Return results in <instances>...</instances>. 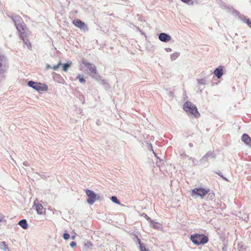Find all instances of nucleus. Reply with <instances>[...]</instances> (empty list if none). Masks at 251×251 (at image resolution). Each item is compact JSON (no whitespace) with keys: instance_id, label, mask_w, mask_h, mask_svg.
I'll return each mask as SVG.
<instances>
[{"instance_id":"19","label":"nucleus","mask_w":251,"mask_h":251,"mask_svg":"<svg viewBox=\"0 0 251 251\" xmlns=\"http://www.w3.org/2000/svg\"><path fill=\"white\" fill-rule=\"evenodd\" d=\"M223 6H224V7L225 8L228 9L229 10H233V13L235 14L237 16H238L239 17H239V16L240 15V12L236 10H234L233 8H232V7L227 6L226 5L225 3H224V4L223 5Z\"/></svg>"},{"instance_id":"30","label":"nucleus","mask_w":251,"mask_h":251,"mask_svg":"<svg viewBox=\"0 0 251 251\" xmlns=\"http://www.w3.org/2000/svg\"><path fill=\"white\" fill-rule=\"evenodd\" d=\"M53 78L54 79H56L57 78L58 79L57 80L58 82H61L60 80L62 79V78L61 77L60 75L56 73H54L53 75Z\"/></svg>"},{"instance_id":"20","label":"nucleus","mask_w":251,"mask_h":251,"mask_svg":"<svg viewBox=\"0 0 251 251\" xmlns=\"http://www.w3.org/2000/svg\"><path fill=\"white\" fill-rule=\"evenodd\" d=\"M26 35H23V38H21V40H22L24 42V43L26 45L27 47L29 48V47H31V44L29 42L28 40L26 38Z\"/></svg>"},{"instance_id":"44","label":"nucleus","mask_w":251,"mask_h":251,"mask_svg":"<svg viewBox=\"0 0 251 251\" xmlns=\"http://www.w3.org/2000/svg\"><path fill=\"white\" fill-rule=\"evenodd\" d=\"M165 50L167 52H171L172 51V49L170 48H165Z\"/></svg>"},{"instance_id":"43","label":"nucleus","mask_w":251,"mask_h":251,"mask_svg":"<svg viewBox=\"0 0 251 251\" xmlns=\"http://www.w3.org/2000/svg\"><path fill=\"white\" fill-rule=\"evenodd\" d=\"M168 95L170 97H173V95H174V93H173V92L170 91V92H168Z\"/></svg>"},{"instance_id":"14","label":"nucleus","mask_w":251,"mask_h":251,"mask_svg":"<svg viewBox=\"0 0 251 251\" xmlns=\"http://www.w3.org/2000/svg\"><path fill=\"white\" fill-rule=\"evenodd\" d=\"M18 224L24 229H26L28 228V224L25 219L20 220Z\"/></svg>"},{"instance_id":"40","label":"nucleus","mask_w":251,"mask_h":251,"mask_svg":"<svg viewBox=\"0 0 251 251\" xmlns=\"http://www.w3.org/2000/svg\"><path fill=\"white\" fill-rule=\"evenodd\" d=\"M70 246L71 247L73 248L76 246V243L75 241H72L71 242Z\"/></svg>"},{"instance_id":"3","label":"nucleus","mask_w":251,"mask_h":251,"mask_svg":"<svg viewBox=\"0 0 251 251\" xmlns=\"http://www.w3.org/2000/svg\"><path fill=\"white\" fill-rule=\"evenodd\" d=\"M27 85L29 87L32 88L38 92L45 91L48 90V86L46 84L32 80L29 81Z\"/></svg>"},{"instance_id":"26","label":"nucleus","mask_w":251,"mask_h":251,"mask_svg":"<svg viewBox=\"0 0 251 251\" xmlns=\"http://www.w3.org/2000/svg\"><path fill=\"white\" fill-rule=\"evenodd\" d=\"M243 21H246V23L248 25V26L251 28V20L250 21L249 19H247L245 16H243V19H241Z\"/></svg>"},{"instance_id":"37","label":"nucleus","mask_w":251,"mask_h":251,"mask_svg":"<svg viewBox=\"0 0 251 251\" xmlns=\"http://www.w3.org/2000/svg\"><path fill=\"white\" fill-rule=\"evenodd\" d=\"M207 194H208L207 197H208V198L210 200H212V199H214V198L215 197V195H214V194L213 192H212V193H211V192L208 193V192Z\"/></svg>"},{"instance_id":"16","label":"nucleus","mask_w":251,"mask_h":251,"mask_svg":"<svg viewBox=\"0 0 251 251\" xmlns=\"http://www.w3.org/2000/svg\"><path fill=\"white\" fill-rule=\"evenodd\" d=\"M90 75L93 77V78L98 81H99L100 79H101L102 77L98 73L97 71L96 72H94V73L90 74Z\"/></svg>"},{"instance_id":"2","label":"nucleus","mask_w":251,"mask_h":251,"mask_svg":"<svg viewBox=\"0 0 251 251\" xmlns=\"http://www.w3.org/2000/svg\"><path fill=\"white\" fill-rule=\"evenodd\" d=\"M190 240L192 243L196 245H203L206 244L209 239L207 236L203 234L194 233L191 235Z\"/></svg>"},{"instance_id":"18","label":"nucleus","mask_w":251,"mask_h":251,"mask_svg":"<svg viewBox=\"0 0 251 251\" xmlns=\"http://www.w3.org/2000/svg\"><path fill=\"white\" fill-rule=\"evenodd\" d=\"M133 237L132 238V240L134 241L136 244H138L139 245L140 244L142 243L141 242L140 239L138 237L137 234H133Z\"/></svg>"},{"instance_id":"27","label":"nucleus","mask_w":251,"mask_h":251,"mask_svg":"<svg viewBox=\"0 0 251 251\" xmlns=\"http://www.w3.org/2000/svg\"><path fill=\"white\" fill-rule=\"evenodd\" d=\"M139 250L140 251H149V250L146 248L144 243L139 245Z\"/></svg>"},{"instance_id":"34","label":"nucleus","mask_w":251,"mask_h":251,"mask_svg":"<svg viewBox=\"0 0 251 251\" xmlns=\"http://www.w3.org/2000/svg\"><path fill=\"white\" fill-rule=\"evenodd\" d=\"M63 237L65 240H68L70 238V235L67 232H65L63 235Z\"/></svg>"},{"instance_id":"4","label":"nucleus","mask_w":251,"mask_h":251,"mask_svg":"<svg viewBox=\"0 0 251 251\" xmlns=\"http://www.w3.org/2000/svg\"><path fill=\"white\" fill-rule=\"evenodd\" d=\"M85 192L88 197L87 201L90 205L93 204L99 198L97 195L92 190L86 189Z\"/></svg>"},{"instance_id":"33","label":"nucleus","mask_w":251,"mask_h":251,"mask_svg":"<svg viewBox=\"0 0 251 251\" xmlns=\"http://www.w3.org/2000/svg\"><path fill=\"white\" fill-rule=\"evenodd\" d=\"M198 83L201 85H205L206 84V80L203 78L198 79Z\"/></svg>"},{"instance_id":"48","label":"nucleus","mask_w":251,"mask_h":251,"mask_svg":"<svg viewBox=\"0 0 251 251\" xmlns=\"http://www.w3.org/2000/svg\"><path fill=\"white\" fill-rule=\"evenodd\" d=\"M188 146H189L190 148H192V147H193V144L192 143H189Z\"/></svg>"},{"instance_id":"31","label":"nucleus","mask_w":251,"mask_h":251,"mask_svg":"<svg viewBox=\"0 0 251 251\" xmlns=\"http://www.w3.org/2000/svg\"><path fill=\"white\" fill-rule=\"evenodd\" d=\"M179 55V53L178 52H175L171 55V59L172 60H176Z\"/></svg>"},{"instance_id":"17","label":"nucleus","mask_w":251,"mask_h":251,"mask_svg":"<svg viewBox=\"0 0 251 251\" xmlns=\"http://www.w3.org/2000/svg\"><path fill=\"white\" fill-rule=\"evenodd\" d=\"M99 81L100 82V84L104 86L105 89L107 90L109 88L110 86L109 84L107 82L106 80L102 79L101 78V79H100Z\"/></svg>"},{"instance_id":"12","label":"nucleus","mask_w":251,"mask_h":251,"mask_svg":"<svg viewBox=\"0 0 251 251\" xmlns=\"http://www.w3.org/2000/svg\"><path fill=\"white\" fill-rule=\"evenodd\" d=\"M241 140L247 146L251 147V138L246 133H244L241 137Z\"/></svg>"},{"instance_id":"50","label":"nucleus","mask_w":251,"mask_h":251,"mask_svg":"<svg viewBox=\"0 0 251 251\" xmlns=\"http://www.w3.org/2000/svg\"><path fill=\"white\" fill-rule=\"evenodd\" d=\"M75 236H72V239H75Z\"/></svg>"},{"instance_id":"11","label":"nucleus","mask_w":251,"mask_h":251,"mask_svg":"<svg viewBox=\"0 0 251 251\" xmlns=\"http://www.w3.org/2000/svg\"><path fill=\"white\" fill-rule=\"evenodd\" d=\"M223 68L224 67L223 66H219L214 71L213 74L218 78H221L224 75Z\"/></svg>"},{"instance_id":"28","label":"nucleus","mask_w":251,"mask_h":251,"mask_svg":"<svg viewBox=\"0 0 251 251\" xmlns=\"http://www.w3.org/2000/svg\"><path fill=\"white\" fill-rule=\"evenodd\" d=\"M0 248L4 251H6L8 249V247L4 242H1L0 243Z\"/></svg>"},{"instance_id":"22","label":"nucleus","mask_w":251,"mask_h":251,"mask_svg":"<svg viewBox=\"0 0 251 251\" xmlns=\"http://www.w3.org/2000/svg\"><path fill=\"white\" fill-rule=\"evenodd\" d=\"M152 227L155 229H158L160 227V225L159 223L154 222L153 220L152 221V222L150 223Z\"/></svg>"},{"instance_id":"5","label":"nucleus","mask_w":251,"mask_h":251,"mask_svg":"<svg viewBox=\"0 0 251 251\" xmlns=\"http://www.w3.org/2000/svg\"><path fill=\"white\" fill-rule=\"evenodd\" d=\"M209 190L208 189H204L203 188H196L194 189L192 191L191 196L192 197H198L200 196L201 198H203L206 194L209 192Z\"/></svg>"},{"instance_id":"29","label":"nucleus","mask_w":251,"mask_h":251,"mask_svg":"<svg viewBox=\"0 0 251 251\" xmlns=\"http://www.w3.org/2000/svg\"><path fill=\"white\" fill-rule=\"evenodd\" d=\"M215 173L216 174L218 175L219 176L221 177L224 180H225L226 181H229L228 179L226 177L224 176L223 175L222 173L220 171H217V172H215Z\"/></svg>"},{"instance_id":"24","label":"nucleus","mask_w":251,"mask_h":251,"mask_svg":"<svg viewBox=\"0 0 251 251\" xmlns=\"http://www.w3.org/2000/svg\"><path fill=\"white\" fill-rule=\"evenodd\" d=\"M76 78L77 79H78L79 82L81 83H84L85 82L86 80L85 79V78L83 77V75H81L80 74L78 75L77 76H76Z\"/></svg>"},{"instance_id":"46","label":"nucleus","mask_w":251,"mask_h":251,"mask_svg":"<svg viewBox=\"0 0 251 251\" xmlns=\"http://www.w3.org/2000/svg\"><path fill=\"white\" fill-rule=\"evenodd\" d=\"M189 160H192V161H193V162H194V161H196V159L195 158H193V157H190L189 158Z\"/></svg>"},{"instance_id":"42","label":"nucleus","mask_w":251,"mask_h":251,"mask_svg":"<svg viewBox=\"0 0 251 251\" xmlns=\"http://www.w3.org/2000/svg\"><path fill=\"white\" fill-rule=\"evenodd\" d=\"M23 164L24 166H29V163L27 162V161H25L23 163Z\"/></svg>"},{"instance_id":"39","label":"nucleus","mask_w":251,"mask_h":251,"mask_svg":"<svg viewBox=\"0 0 251 251\" xmlns=\"http://www.w3.org/2000/svg\"><path fill=\"white\" fill-rule=\"evenodd\" d=\"M61 64V61H59L58 64L56 65L53 66L52 69L54 70H56L59 67V66Z\"/></svg>"},{"instance_id":"8","label":"nucleus","mask_w":251,"mask_h":251,"mask_svg":"<svg viewBox=\"0 0 251 251\" xmlns=\"http://www.w3.org/2000/svg\"><path fill=\"white\" fill-rule=\"evenodd\" d=\"M82 64L87 68V69L89 70L90 72V74H92L94 72H96L97 71V68L94 64L91 63L86 61H83Z\"/></svg>"},{"instance_id":"47","label":"nucleus","mask_w":251,"mask_h":251,"mask_svg":"<svg viewBox=\"0 0 251 251\" xmlns=\"http://www.w3.org/2000/svg\"><path fill=\"white\" fill-rule=\"evenodd\" d=\"M3 216H0V222H1L3 221Z\"/></svg>"},{"instance_id":"25","label":"nucleus","mask_w":251,"mask_h":251,"mask_svg":"<svg viewBox=\"0 0 251 251\" xmlns=\"http://www.w3.org/2000/svg\"><path fill=\"white\" fill-rule=\"evenodd\" d=\"M110 200H111V201L115 203H116L117 204H120L121 203H120V201H119V200L117 199V198L116 197V196H112L110 198Z\"/></svg>"},{"instance_id":"49","label":"nucleus","mask_w":251,"mask_h":251,"mask_svg":"<svg viewBox=\"0 0 251 251\" xmlns=\"http://www.w3.org/2000/svg\"><path fill=\"white\" fill-rule=\"evenodd\" d=\"M199 89L200 90V92L202 91V89H201L200 87L199 88Z\"/></svg>"},{"instance_id":"36","label":"nucleus","mask_w":251,"mask_h":251,"mask_svg":"<svg viewBox=\"0 0 251 251\" xmlns=\"http://www.w3.org/2000/svg\"><path fill=\"white\" fill-rule=\"evenodd\" d=\"M142 216L145 217L146 219V220H147L148 221H149L150 223L152 222V220L151 218H150L146 214L143 213Z\"/></svg>"},{"instance_id":"9","label":"nucleus","mask_w":251,"mask_h":251,"mask_svg":"<svg viewBox=\"0 0 251 251\" xmlns=\"http://www.w3.org/2000/svg\"><path fill=\"white\" fill-rule=\"evenodd\" d=\"M158 38L161 42L167 43L171 40V36L167 33L161 32L158 34Z\"/></svg>"},{"instance_id":"23","label":"nucleus","mask_w":251,"mask_h":251,"mask_svg":"<svg viewBox=\"0 0 251 251\" xmlns=\"http://www.w3.org/2000/svg\"><path fill=\"white\" fill-rule=\"evenodd\" d=\"M238 249L240 251H243L246 249V246L244 245V243L240 242L238 244Z\"/></svg>"},{"instance_id":"38","label":"nucleus","mask_w":251,"mask_h":251,"mask_svg":"<svg viewBox=\"0 0 251 251\" xmlns=\"http://www.w3.org/2000/svg\"><path fill=\"white\" fill-rule=\"evenodd\" d=\"M148 147L149 149L150 150H151V151H152V152H153V154H154V155H155V156H156V153L155 152H154V151H153V148H152V145H151V143H150V144H149V145H148Z\"/></svg>"},{"instance_id":"13","label":"nucleus","mask_w":251,"mask_h":251,"mask_svg":"<svg viewBox=\"0 0 251 251\" xmlns=\"http://www.w3.org/2000/svg\"><path fill=\"white\" fill-rule=\"evenodd\" d=\"M34 205H35V209L38 214L43 215L45 213L46 209L43 207L41 204L34 203Z\"/></svg>"},{"instance_id":"32","label":"nucleus","mask_w":251,"mask_h":251,"mask_svg":"<svg viewBox=\"0 0 251 251\" xmlns=\"http://www.w3.org/2000/svg\"><path fill=\"white\" fill-rule=\"evenodd\" d=\"M92 246V244L91 242L88 241L86 243H85L84 244V247L85 249L89 248L90 247Z\"/></svg>"},{"instance_id":"51","label":"nucleus","mask_w":251,"mask_h":251,"mask_svg":"<svg viewBox=\"0 0 251 251\" xmlns=\"http://www.w3.org/2000/svg\"><path fill=\"white\" fill-rule=\"evenodd\" d=\"M197 162V161H194V162H193L194 164H196V162Z\"/></svg>"},{"instance_id":"41","label":"nucleus","mask_w":251,"mask_h":251,"mask_svg":"<svg viewBox=\"0 0 251 251\" xmlns=\"http://www.w3.org/2000/svg\"><path fill=\"white\" fill-rule=\"evenodd\" d=\"M180 156L181 158L184 159L187 157V154H185V152H183V153L180 154Z\"/></svg>"},{"instance_id":"15","label":"nucleus","mask_w":251,"mask_h":251,"mask_svg":"<svg viewBox=\"0 0 251 251\" xmlns=\"http://www.w3.org/2000/svg\"><path fill=\"white\" fill-rule=\"evenodd\" d=\"M11 19L13 22L14 23L15 25L21 23V22L22 21V18L20 16L17 15L12 16Z\"/></svg>"},{"instance_id":"1","label":"nucleus","mask_w":251,"mask_h":251,"mask_svg":"<svg viewBox=\"0 0 251 251\" xmlns=\"http://www.w3.org/2000/svg\"><path fill=\"white\" fill-rule=\"evenodd\" d=\"M183 109L188 115H191L195 118H198L200 116L197 106L191 101L185 102L183 105Z\"/></svg>"},{"instance_id":"6","label":"nucleus","mask_w":251,"mask_h":251,"mask_svg":"<svg viewBox=\"0 0 251 251\" xmlns=\"http://www.w3.org/2000/svg\"><path fill=\"white\" fill-rule=\"evenodd\" d=\"M73 24L80 29H82L84 31H87L89 30L88 27L85 23L78 19H75L73 21Z\"/></svg>"},{"instance_id":"35","label":"nucleus","mask_w":251,"mask_h":251,"mask_svg":"<svg viewBox=\"0 0 251 251\" xmlns=\"http://www.w3.org/2000/svg\"><path fill=\"white\" fill-rule=\"evenodd\" d=\"M182 2L184 3H187L188 4L190 5H193L194 3V2L193 1V0H181Z\"/></svg>"},{"instance_id":"7","label":"nucleus","mask_w":251,"mask_h":251,"mask_svg":"<svg viewBox=\"0 0 251 251\" xmlns=\"http://www.w3.org/2000/svg\"><path fill=\"white\" fill-rule=\"evenodd\" d=\"M216 157V154L214 151H208L203 157L200 160L201 164H204L208 162L209 159H215Z\"/></svg>"},{"instance_id":"45","label":"nucleus","mask_w":251,"mask_h":251,"mask_svg":"<svg viewBox=\"0 0 251 251\" xmlns=\"http://www.w3.org/2000/svg\"><path fill=\"white\" fill-rule=\"evenodd\" d=\"M51 66L50 65L48 64H47L46 65V69H49L50 68H51Z\"/></svg>"},{"instance_id":"10","label":"nucleus","mask_w":251,"mask_h":251,"mask_svg":"<svg viewBox=\"0 0 251 251\" xmlns=\"http://www.w3.org/2000/svg\"><path fill=\"white\" fill-rule=\"evenodd\" d=\"M15 26L18 31L19 32V33L20 34V38H23V35H26V33L25 31V27L24 25L20 23L16 25Z\"/></svg>"},{"instance_id":"21","label":"nucleus","mask_w":251,"mask_h":251,"mask_svg":"<svg viewBox=\"0 0 251 251\" xmlns=\"http://www.w3.org/2000/svg\"><path fill=\"white\" fill-rule=\"evenodd\" d=\"M71 62H68L67 63L63 64L62 68L63 71L67 72L68 70V68L71 66Z\"/></svg>"}]
</instances>
